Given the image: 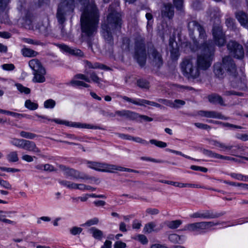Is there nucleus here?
Returning a JSON list of instances; mask_svg holds the SVG:
<instances>
[{"instance_id":"obj_1","label":"nucleus","mask_w":248,"mask_h":248,"mask_svg":"<svg viewBox=\"0 0 248 248\" xmlns=\"http://www.w3.org/2000/svg\"><path fill=\"white\" fill-rule=\"evenodd\" d=\"M198 46L201 53L197 55L196 59L188 57L184 59L181 63V68L184 75L188 78H196L200 76V71H205L211 65L215 55V47L211 41L200 44Z\"/></svg>"},{"instance_id":"obj_2","label":"nucleus","mask_w":248,"mask_h":248,"mask_svg":"<svg viewBox=\"0 0 248 248\" xmlns=\"http://www.w3.org/2000/svg\"><path fill=\"white\" fill-rule=\"evenodd\" d=\"M78 0L85 7L80 17L81 39L87 42L89 47H92L91 38L96 33L99 23L98 10L94 3H89V0Z\"/></svg>"},{"instance_id":"obj_3","label":"nucleus","mask_w":248,"mask_h":248,"mask_svg":"<svg viewBox=\"0 0 248 248\" xmlns=\"http://www.w3.org/2000/svg\"><path fill=\"white\" fill-rule=\"evenodd\" d=\"M187 28L189 35L194 44L198 46L200 44L211 41L215 48V45L219 47L223 46L226 43L225 33L222 27L219 25L214 26L212 29L214 42L212 40L206 41L207 35L203 27L198 21L192 19H187Z\"/></svg>"},{"instance_id":"obj_4","label":"nucleus","mask_w":248,"mask_h":248,"mask_svg":"<svg viewBox=\"0 0 248 248\" xmlns=\"http://www.w3.org/2000/svg\"><path fill=\"white\" fill-rule=\"evenodd\" d=\"M116 4H111L109 5L108 9L109 13L107 20L101 25L102 36L106 42L110 46L113 45L112 31L120 29L122 25L121 15L116 11Z\"/></svg>"},{"instance_id":"obj_5","label":"nucleus","mask_w":248,"mask_h":248,"mask_svg":"<svg viewBox=\"0 0 248 248\" xmlns=\"http://www.w3.org/2000/svg\"><path fill=\"white\" fill-rule=\"evenodd\" d=\"M213 72L217 78H224L226 73L236 77L237 69L235 63L231 57L227 56L222 58V62H217L213 66Z\"/></svg>"},{"instance_id":"obj_6","label":"nucleus","mask_w":248,"mask_h":248,"mask_svg":"<svg viewBox=\"0 0 248 248\" xmlns=\"http://www.w3.org/2000/svg\"><path fill=\"white\" fill-rule=\"evenodd\" d=\"M135 58L141 66H143L146 61V52L143 37L137 34L135 39Z\"/></svg>"},{"instance_id":"obj_7","label":"nucleus","mask_w":248,"mask_h":248,"mask_svg":"<svg viewBox=\"0 0 248 248\" xmlns=\"http://www.w3.org/2000/svg\"><path fill=\"white\" fill-rule=\"evenodd\" d=\"M74 8V0H62L58 6L57 18L60 24L63 25L65 21V16L68 13H72Z\"/></svg>"},{"instance_id":"obj_8","label":"nucleus","mask_w":248,"mask_h":248,"mask_svg":"<svg viewBox=\"0 0 248 248\" xmlns=\"http://www.w3.org/2000/svg\"><path fill=\"white\" fill-rule=\"evenodd\" d=\"M219 222L215 223L213 221H202L187 224L185 225L182 231H188L191 232H202L206 230L215 226L221 224Z\"/></svg>"},{"instance_id":"obj_9","label":"nucleus","mask_w":248,"mask_h":248,"mask_svg":"<svg viewBox=\"0 0 248 248\" xmlns=\"http://www.w3.org/2000/svg\"><path fill=\"white\" fill-rule=\"evenodd\" d=\"M231 55L237 59H242L244 57L243 46L234 40H230L227 45Z\"/></svg>"},{"instance_id":"obj_10","label":"nucleus","mask_w":248,"mask_h":248,"mask_svg":"<svg viewBox=\"0 0 248 248\" xmlns=\"http://www.w3.org/2000/svg\"><path fill=\"white\" fill-rule=\"evenodd\" d=\"M149 59L151 60L152 64L157 68H160L163 63V60L161 52L155 47L150 48L149 50Z\"/></svg>"},{"instance_id":"obj_11","label":"nucleus","mask_w":248,"mask_h":248,"mask_svg":"<svg viewBox=\"0 0 248 248\" xmlns=\"http://www.w3.org/2000/svg\"><path fill=\"white\" fill-rule=\"evenodd\" d=\"M118 97H120L127 102H131L135 105H137L138 106H145V105L146 104L160 108H163V107L159 103L153 101H150L145 99H139L138 100H134L127 96H123L121 95H118Z\"/></svg>"},{"instance_id":"obj_12","label":"nucleus","mask_w":248,"mask_h":248,"mask_svg":"<svg viewBox=\"0 0 248 248\" xmlns=\"http://www.w3.org/2000/svg\"><path fill=\"white\" fill-rule=\"evenodd\" d=\"M58 167L60 170L63 172L67 177H71L76 179H82L83 173L72 168H70L63 165H59Z\"/></svg>"},{"instance_id":"obj_13","label":"nucleus","mask_w":248,"mask_h":248,"mask_svg":"<svg viewBox=\"0 0 248 248\" xmlns=\"http://www.w3.org/2000/svg\"><path fill=\"white\" fill-rule=\"evenodd\" d=\"M89 168L101 172H108V164L95 161H88L87 162Z\"/></svg>"},{"instance_id":"obj_14","label":"nucleus","mask_w":248,"mask_h":248,"mask_svg":"<svg viewBox=\"0 0 248 248\" xmlns=\"http://www.w3.org/2000/svg\"><path fill=\"white\" fill-rule=\"evenodd\" d=\"M234 16L240 25L248 29V14L243 10L235 12Z\"/></svg>"},{"instance_id":"obj_15","label":"nucleus","mask_w":248,"mask_h":248,"mask_svg":"<svg viewBox=\"0 0 248 248\" xmlns=\"http://www.w3.org/2000/svg\"><path fill=\"white\" fill-rule=\"evenodd\" d=\"M115 114L120 117L124 118L129 120H135L139 118V114L135 112L129 110L123 109L116 110Z\"/></svg>"},{"instance_id":"obj_16","label":"nucleus","mask_w":248,"mask_h":248,"mask_svg":"<svg viewBox=\"0 0 248 248\" xmlns=\"http://www.w3.org/2000/svg\"><path fill=\"white\" fill-rule=\"evenodd\" d=\"M174 15V8L170 3H164L161 9V16L163 17L172 19Z\"/></svg>"},{"instance_id":"obj_17","label":"nucleus","mask_w":248,"mask_h":248,"mask_svg":"<svg viewBox=\"0 0 248 248\" xmlns=\"http://www.w3.org/2000/svg\"><path fill=\"white\" fill-rule=\"evenodd\" d=\"M199 115L210 118H216L222 120H227L228 118L222 115L220 113L215 111L200 110L198 111Z\"/></svg>"},{"instance_id":"obj_18","label":"nucleus","mask_w":248,"mask_h":248,"mask_svg":"<svg viewBox=\"0 0 248 248\" xmlns=\"http://www.w3.org/2000/svg\"><path fill=\"white\" fill-rule=\"evenodd\" d=\"M29 64L30 67L33 70V73L38 72L41 74H46L45 69L38 59H34L30 60L29 62Z\"/></svg>"},{"instance_id":"obj_19","label":"nucleus","mask_w":248,"mask_h":248,"mask_svg":"<svg viewBox=\"0 0 248 248\" xmlns=\"http://www.w3.org/2000/svg\"><path fill=\"white\" fill-rule=\"evenodd\" d=\"M22 149L36 153L38 155L41 153L40 150L37 147L36 144L31 140H25Z\"/></svg>"},{"instance_id":"obj_20","label":"nucleus","mask_w":248,"mask_h":248,"mask_svg":"<svg viewBox=\"0 0 248 248\" xmlns=\"http://www.w3.org/2000/svg\"><path fill=\"white\" fill-rule=\"evenodd\" d=\"M60 48L64 51L67 52L72 55L78 57L84 56L83 52L79 49L70 47L69 46H66L65 45H61Z\"/></svg>"},{"instance_id":"obj_21","label":"nucleus","mask_w":248,"mask_h":248,"mask_svg":"<svg viewBox=\"0 0 248 248\" xmlns=\"http://www.w3.org/2000/svg\"><path fill=\"white\" fill-rule=\"evenodd\" d=\"M209 101L213 104H219L221 106H225L222 97L218 94L212 93L208 96Z\"/></svg>"},{"instance_id":"obj_22","label":"nucleus","mask_w":248,"mask_h":248,"mask_svg":"<svg viewBox=\"0 0 248 248\" xmlns=\"http://www.w3.org/2000/svg\"><path fill=\"white\" fill-rule=\"evenodd\" d=\"M208 142L210 145L219 147L221 149V151H230L233 147L232 146L225 145L224 143H221L217 140H209Z\"/></svg>"},{"instance_id":"obj_23","label":"nucleus","mask_w":248,"mask_h":248,"mask_svg":"<svg viewBox=\"0 0 248 248\" xmlns=\"http://www.w3.org/2000/svg\"><path fill=\"white\" fill-rule=\"evenodd\" d=\"M202 218L204 219H212L218 218L225 214V212L219 213H214L212 211L205 210L202 213Z\"/></svg>"},{"instance_id":"obj_24","label":"nucleus","mask_w":248,"mask_h":248,"mask_svg":"<svg viewBox=\"0 0 248 248\" xmlns=\"http://www.w3.org/2000/svg\"><path fill=\"white\" fill-rule=\"evenodd\" d=\"M74 127L79 128H87L94 129H103L102 127L97 125H93L90 124H82L80 123L75 122L74 124Z\"/></svg>"},{"instance_id":"obj_25","label":"nucleus","mask_w":248,"mask_h":248,"mask_svg":"<svg viewBox=\"0 0 248 248\" xmlns=\"http://www.w3.org/2000/svg\"><path fill=\"white\" fill-rule=\"evenodd\" d=\"M21 53L24 57H33L38 55V52L29 48L24 47L21 49Z\"/></svg>"},{"instance_id":"obj_26","label":"nucleus","mask_w":248,"mask_h":248,"mask_svg":"<svg viewBox=\"0 0 248 248\" xmlns=\"http://www.w3.org/2000/svg\"><path fill=\"white\" fill-rule=\"evenodd\" d=\"M34 77L32 79L33 82L43 83L46 80L45 75L46 74H41L38 72L33 73Z\"/></svg>"},{"instance_id":"obj_27","label":"nucleus","mask_w":248,"mask_h":248,"mask_svg":"<svg viewBox=\"0 0 248 248\" xmlns=\"http://www.w3.org/2000/svg\"><path fill=\"white\" fill-rule=\"evenodd\" d=\"M36 116L38 118H42L43 119H46V120H47L48 121H54L58 124H63L67 126H71V127H74V124H75V122H66V121H65V122L62 123L61 121H59V120H57V119L51 120L50 119L47 118L45 116L40 115L38 114H36Z\"/></svg>"},{"instance_id":"obj_28","label":"nucleus","mask_w":248,"mask_h":248,"mask_svg":"<svg viewBox=\"0 0 248 248\" xmlns=\"http://www.w3.org/2000/svg\"><path fill=\"white\" fill-rule=\"evenodd\" d=\"M132 239L140 242L142 245H146L148 243L147 237L142 234H138L133 237Z\"/></svg>"},{"instance_id":"obj_29","label":"nucleus","mask_w":248,"mask_h":248,"mask_svg":"<svg viewBox=\"0 0 248 248\" xmlns=\"http://www.w3.org/2000/svg\"><path fill=\"white\" fill-rule=\"evenodd\" d=\"M6 158L9 162H16L19 160L17 152L16 151H12L10 152L6 155Z\"/></svg>"},{"instance_id":"obj_30","label":"nucleus","mask_w":248,"mask_h":248,"mask_svg":"<svg viewBox=\"0 0 248 248\" xmlns=\"http://www.w3.org/2000/svg\"><path fill=\"white\" fill-rule=\"evenodd\" d=\"M39 29L40 32L44 34L45 35H47L50 31V26L47 22L40 25Z\"/></svg>"},{"instance_id":"obj_31","label":"nucleus","mask_w":248,"mask_h":248,"mask_svg":"<svg viewBox=\"0 0 248 248\" xmlns=\"http://www.w3.org/2000/svg\"><path fill=\"white\" fill-rule=\"evenodd\" d=\"M182 223L181 220L170 221L167 222V226L171 229H175L178 228Z\"/></svg>"},{"instance_id":"obj_32","label":"nucleus","mask_w":248,"mask_h":248,"mask_svg":"<svg viewBox=\"0 0 248 248\" xmlns=\"http://www.w3.org/2000/svg\"><path fill=\"white\" fill-rule=\"evenodd\" d=\"M155 226L156 225L154 222H149L145 225L143 228V232L146 233H150L153 231H155L156 230L154 229Z\"/></svg>"},{"instance_id":"obj_33","label":"nucleus","mask_w":248,"mask_h":248,"mask_svg":"<svg viewBox=\"0 0 248 248\" xmlns=\"http://www.w3.org/2000/svg\"><path fill=\"white\" fill-rule=\"evenodd\" d=\"M174 6L178 11L184 13V0H173Z\"/></svg>"},{"instance_id":"obj_34","label":"nucleus","mask_w":248,"mask_h":248,"mask_svg":"<svg viewBox=\"0 0 248 248\" xmlns=\"http://www.w3.org/2000/svg\"><path fill=\"white\" fill-rule=\"evenodd\" d=\"M25 140L22 139L13 138L11 140V143L18 148H23Z\"/></svg>"},{"instance_id":"obj_35","label":"nucleus","mask_w":248,"mask_h":248,"mask_svg":"<svg viewBox=\"0 0 248 248\" xmlns=\"http://www.w3.org/2000/svg\"><path fill=\"white\" fill-rule=\"evenodd\" d=\"M223 95L224 96L237 95L241 96L243 95L242 93L235 92L233 90H228L225 87L222 90Z\"/></svg>"},{"instance_id":"obj_36","label":"nucleus","mask_w":248,"mask_h":248,"mask_svg":"<svg viewBox=\"0 0 248 248\" xmlns=\"http://www.w3.org/2000/svg\"><path fill=\"white\" fill-rule=\"evenodd\" d=\"M25 106L26 108L31 110H36L38 108V105L37 103L31 102L30 99H28L25 101Z\"/></svg>"},{"instance_id":"obj_37","label":"nucleus","mask_w":248,"mask_h":248,"mask_svg":"<svg viewBox=\"0 0 248 248\" xmlns=\"http://www.w3.org/2000/svg\"><path fill=\"white\" fill-rule=\"evenodd\" d=\"M22 40L25 43H28L29 44H32V45H36V46H44L45 45V44L44 43L41 42V41H40L39 40H33L31 38H24L22 39Z\"/></svg>"},{"instance_id":"obj_38","label":"nucleus","mask_w":248,"mask_h":248,"mask_svg":"<svg viewBox=\"0 0 248 248\" xmlns=\"http://www.w3.org/2000/svg\"><path fill=\"white\" fill-rule=\"evenodd\" d=\"M10 0H0V13H3L9 9Z\"/></svg>"},{"instance_id":"obj_39","label":"nucleus","mask_w":248,"mask_h":248,"mask_svg":"<svg viewBox=\"0 0 248 248\" xmlns=\"http://www.w3.org/2000/svg\"><path fill=\"white\" fill-rule=\"evenodd\" d=\"M90 231L94 238L99 240L101 239L103 235V232L93 227L91 228Z\"/></svg>"},{"instance_id":"obj_40","label":"nucleus","mask_w":248,"mask_h":248,"mask_svg":"<svg viewBox=\"0 0 248 248\" xmlns=\"http://www.w3.org/2000/svg\"><path fill=\"white\" fill-rule=\"evenodd\" d=\"M185 104L186 102L182 100L175 99L174 101H171L170 108H179Z\"/></svg>"},{"instance_id":"obj_41","label":"nucleus","mask_w":248,"mask_h":248,"mask_svg":"<svg viewBox=\"0 0 248 248\" xmlns=\"http://www.w3.org/2000/svg\"><path fill=\"white\" fill-rule=\"evenodd\" d=\"M82 177L83 178H82L81 179L91 180L89 182L91 184H99L100 183V180L99 178L93 176H89L84 173H83Z\"/></svg>"},{"instance_id":"obj_42","label":"nucleus","mask_w":248,"mask_h":248,"mask_svg":"<svg viewBox=\"0 0 248 248\" xmlns=\"http://www.w3.org/2000/svg\"><path fill=\"white\" fill-rule=\"evenodd\" d=\"M182 236L179 235L175 233L169 235L168 237L169 240L173 243H181Z\"/></svg>"},{"instance_id":"obj_43","label":"nucleus","mask_w":248,"mask_h":248,"mask_svg":"<svg viewBox=\"0 0 248 248\" xmlns=\"http://www.w3.org/2000/svg\"><path fill=\"white\" fill-rule=\"evenodd\" d=\"M17 90L21 93L26 94H28L31 93V90L29 88L23 86L20 83H16L15 84Z\"/></svg>"},{"instance_id":"obj_44","label":"nucleus","mask_w":248,"mask_h":248,"mask_svg":"<svg viewBox=\"0 0 248 248\" xmlns=\"http://www.w3.org/2000/svg\"><path fill=\"white\" fill-rule=\"evenodd\" d=\"M86 73L89 75L92 81L97 84H99L100 83L101 79L98 77L94 72L90 71L87 72Z\"/></svg>"},{"instance_id":"obj_45","label":"nucleus","mask_w":248,"mask_h":248,"mask_svg":"<svg viewBox=\"0 0 248 248\" xmlns=\"http://www.w3.org/2000/svg\"><path fill=\"white\" fill-rule=\"evenodd\" d=\"M59 182L61 185L71 189H74V187L76 186V183L66 180H59Z\"/></svg>"},{"instance_id":"obj_46","label":"nucleus","mask_w":248,"mask_h":248,"mask_svg":"<svg viewBox=\"0 0 248 248\" xmlns=\"http://www.w3.org/2000/svg\"><path fill=\"white\" fill-rule=\"evenodd\" d=\"M70 84L73 86H83L85 88H89L90 85L83 81L77 80H72L70 81Z\"/></svg>"},{"instance_id":"obj_47","label":"nucleus","mask_w":248,"mask_h":248,"mask_svg":"<svg viewBox=\"0 0 248 248\" xmlns=\"http://www.w3.org/2000/svg\"><path fill=\"white\" fill-rule=\"evenodd\" d=\"M20 135L23 138L31 140L37 137V135L34 133L26 132L24 131H21L20 133Z\"/></svg>"},{"instance_id":"obj_48","label":"nucleus","mask_w":248,"mask_h":248,"mask_svg":"<svg viewBox=\"0 0 248 248\" xmlns=\"http://www.w3.org/2000/svg\"><path fill=\"white\" fill-rule=\"evenodd\" d=\"M108 172H113V170H117L120 171H125V168L121 166H118L115 165L108 164Z\"/></svg>"},{"instance_id":"obj_49","label":"nucleus","mask_w":248,"mask_h":248,"mask_svg":"<svg viewBox=\"0 0 248 248\" xmlns=\"http://www.w3.org/2000/svg\"><path fill=\"white\" fill-rule=\"evenodd\" d=\"M225 24L230 29H233L235 26L234 19L230 17H227L225 20Z\"/></svg>"},{"instance_id":"obj_50","label":"nucleus","mask_w":248,"mask_h":248,"mask_svg":"<svg viewBox=\"0 0 248 248\" xmlns=\"http://www.w3.org/2000/svg\"><path fill=\"white\" fill-rule=\"evenodd\" d=\"M11 214V213H8V214L1 213V214L0 215L1 217H0V218H1L0 219V221H1L3 222L8 223V224H13V225L16 224V222L4 218V217H6L7 216L10 217L9 215Z\"/></svg>"},{"instance_id":"obj_51","label":"nucleus","mask_w":248,"mask_h":248,"mask_svg":"<svg viewBox=\"0 0 248 248\" xmlns=\"http://www.w3.org/2000/svg\"><path fill=\"white\" fill-rule=\"evenodd\" d=\"M44 105L46 108H53L56 105V102L52 99H49L45 101Z\"/></svg>"},{"instance_id":"obj_52","label":"nucleus","mask_w":248,"mask_h":248,"mask_svg":"<svg viewBox=\"0 0 248 248\" xmlns=\"http://www.w3.org/2000/svg\"><path fill=\"white\" fill-rule=\"evenodd\" d=\"M6 114H8V115H10L13 116H14L15 117H16V118H19V119H20V118H21L22 117H27L29 119H31V116H27V115L26 114L17 113H16V112H12V111H8V110L6 111Z\"/></svg>"},{"instance_id":"obj_53","label":"nucleus","mask_w":248,"mask_h":248,"mask_svg":"<svg viewBox=\"0 0 248 248\" xmlns=\"http://www.w3.org/2000/svg\"><path fill=\"white\" fill-rule=\"evenodd\" d=\"M150 142L152 144H154L155 146L160 147V148H165L167 146V144L166 142L161 141H158L155 140H150Z\"/></svg>"},{"instance_id":"obj_54","label":"nucleus","mask_w":248,"mask_h":248,"mask_svg":"<svg viewBox=\"0 0 248 248\" xmlns=\"http://www.w3.org/2000/svg\"><path fill=\"white\" fill-rule=\"evenodd\" d=\"M177 187H193V188H203V187L202 186H200L198 185L191 184H187V183H182L178 182L177 185Z\"/></svg>"},{"instance_id":"obj_55","label":"nucleus","mask_w":248,"mask_h":248,"mask_svg":"<svg viewBox=\"0 0 248 248\" xmlns=\"http://www.w3.org/2000/svg\"><path fill=\"white\" fill-rule=\"evenodd\" d=\"M230 176L236 180L239 181H245V175H243L240 173H231Z\"/></svg>"},{"instance_id":"obj_56","label":"nucleus","mask_w":248,"mask_h":248,"mask_svg":"<svg viewBox=\"0 0 248 248\" xmlns=\"http://www.w3.org/2000/svg\"><path fill=\"white\" fill-rule=\"evenodd\" d=\"M138 85L141 88H148L149 82L144 79H139L137 81Z\"/></svg>"},{"instance_id":"obj_57","label":"nucleus","mask_w":248,"mask_h":248,"mask_svg":"<svg viewBox=\"0 0 248 248\" xmlns=\"http://www.w3.org/2000/svg\"><path fill=\"white\" fill-rule=\"evenodd\" d=\"M140 159H141L142 160L149 161H151V162H155V163H164V162L169 163L168 161H165L161 160H156L154 158H150V157H144V156L141 157Z\"/></svg>"},{"instance_id":"obj_58","label":"nucleus","mask_w":248,"mask_h":248,"mask_svg":"<svg viewBox=\"0 0 248 248\" xmlns=\"http://www.w3.org/2000/svg\"><path fill=\"white\" fill-rule=\"evenodd\" d=\"M82 231V229L78 227H73L70 230V233L74 235L80 233Z\"/></svg>"},{"instance_id":"obj_59","label":"nucleus","mask_w":248,"mask_h":248,"mask_svg":"<svg viewBox=\"0 0 248 248\" xmlns=\"http://www.w3.org/2000/svg\"><path fill=\"white\" fill-rule=\"evenodd\" d=\"M74 78L75 79H82V80H85V81H86L87 82H91V80L89 78H88L85 75L82 74H78L74 76Z\"/></svg>"},{"instance_id":"obj_60","label":"nucleus","mask_w":248,"mask_h":248,"mask_svg":"<svg viewBox=\"0 0 248 248\" xmlns=\"http://www.w3.org/2000/svg\"><path fill=\"white\" fill-rule=\"evenodd\" d=\"M0 185L6 189H11L12 188V186L8 181L2 180L0 178Z\"/></svg>"},{"instance_id":"obj_61","label":"nucleus","mask_w":248,"mask_h":248,"mask_svg":"<svg viewBox=\"0 0 248 248\" xmlns=\"http://www.w3.org/2000/svg\"><path fill=\"white\" fill-rule=\"evenodd\" d=\"M99 222V220L97 218L94 217L92 219L88 220L84 224V225H86L88 226H90L93 225L97 224Z\"/></svg>"},{"instance_id":"obj_62","label":"nucleus","mask_w":248,"mask_h":248,"mask_svg":"<svg viewBox=\"0 0 248 248\" xmlns=\"http://www.w3.org/2000/svg\"><path fill=\"white\" fill-rule=\"evenodd\" d=\"M202 153L210 157L215 158L216 153L213 152V151L209 150H207L205 149H203L202 150Z\"/></svg>"},{"instance_id":"obj_63","label":"nucleus","mask_w":248,"mask_h":248,"mask_svg":"<svg viewBox=\"0 0 248 248\" xmlns=\"http://www.w3.org/2000/svg\"><path fill=\"white\" fill-rule=\"evenodd\" d=\"M194 125L198 128L202 129H209L211 128L210 126L200 123H196L194 124Z\"/></svg>"},{"instance_id":"obj_64","label":"nucleus","mask_w":248,"mask_h":248,"mask_svg":"<svg viewBox=\"0 0 248 248\" xmlns=\"http://www.w3.org/2000/svg\"><path fill=\"white\" fill-rule=\"evenodd\" d=\"M126 244L122 241H116L114 245V248H125Z\"/></svg>"}]
</instances>
